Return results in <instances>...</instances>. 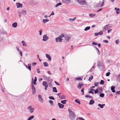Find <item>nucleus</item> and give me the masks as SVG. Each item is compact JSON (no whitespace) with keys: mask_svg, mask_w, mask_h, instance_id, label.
<instances>
[{"mask_svg":"<svg viewBox=\"0 0 120 120\" xmlns=\"http://www.w3.org/2000/svg\"><path fill=\"white\" fill-rule=\"evenodd\" d=\"M77 1L81 5H87V3L85 0H77Z\"/></svg>","mask_w":120,"mask_h":120,"instance_id":"obj_1","label":"nucleus"},{"mask_svg":"<svg viewBox=\"0 0 120 120\" xmlns=\"http://www.w3.org/2000/svg\"><path fill=\"white\" fill-rule=\"evenodd\" d=\"M104 3L105 2L103 0L102 1H100L97 4V6L98 7H102L104 6Z\"/></svg>","mask_w":120,"mask_h":120,"instance_id":"obj_2","label":"nucleus"},{"mask_svg":"<svg viewBox=\"0 0 120 120\" xmlns=\"http://www.w3.org/2000/svg\"><path fill=\"white\" fill-rule=\"evenodd\" d=\"M28 111L30 113H32L33 112L34 109L32 108L31 105L30 106L27 108Z\"/></svg>","mask_w":120,"mask_h":120,"instance_id":"obj_3","label":"nucleus"},{"mask_svg":"<svg viewBox=\"0 0 120 120\" xmlns=\"http://www.w3.org/2000/svg\"><path fill=\"white\" fill-rule=\"evenodd\" d=\"M64 37L66 40L68 41L71 38V36L69 35H65L64 36Z\"/></svg>","mask_w":120,"mask_h":120,"instance_id":"obj_4","label":"nucleus"},{"mask_svg":"<svg viewBox=\"0 0 120 120\" xmlns=\"http://www.w3.org/2000/svg\"><path fill=\"white\" fill-rule=\"evenodd\" d=\"M110 28V26L109 24L106 25L104 26V28L103 29V31L104 32L105 31L108 29Z\"/></svg>","mask_w":120,"mask_h":120,"instance_id":"obj_5","label":"nucleus"},{"mask_svg":"<svg viewBox=\"0 0 120 120\" xmlns=\"http://www.w3.org/2000/svg\"><path fill=\"white\" fill-rule=\"evenodd\" d=\"M69 117L71 120H74L75 119V116L74 113L69 114Z\"/></svg>","mask_w":120,"mask_h":120,"instance_id":"obj_6","label":"nucleus"},{"mask_svg":"<svg viewBox=\"0 0 120 120\" xmlns=\"http://www.w3.org/2000/svg\"><path fill=\"white\" fill-rule=\"evenodd\" d=\"M49 39V37L46 35H44L43 36L42 41H46Z\"/></svg>","mask_w":120,"mask_h":120,"instance_id":"obj_7","label":"nucleus"},{"mask_svg":"<svg viewBox=\"0 0 120 120\" xmlns=\"http://www.w3.org/2000/svg\"><path fill=\"white\" fill-rule=\"evenodd\" d=\"M32 94H34L36 92L35 88L34 86L33 83H32Z\"/></svg>","mask_w":120,"mask_h":120,"instance_id":"obj_8","label":"nucleus"},{"mask_svg":"<svg viewBox=\"0 0 120 120\" xmlns=\"http://www.w3.org/2000/svg\"><path fill=\"white\" fill-rule=\"evenodd\" d=\"M102 62L100 61H98V67L99 68H100L101 67L102 68Z\"/></svg>","mask_w":120,"mask_h":120,"instance_id":"obj_9","label":"nucleus"},{"mask_svg":"<svg viewBox=\"0 0 120 120\" xmlns=\"http://www.w3.org/2000/svg\"><path fill=\"white\" fill-rule=\"evenodd\" d=\"M38 100L41 103H42L43 102V99H42V97L41 95H39L38 96Z\"/></svg>","mask_w":120,"mask_h":120,"instance_id":"obj_10","label":"nucleus"},{"mask_svg":"<svg viewBox=\"0 0 120 120\" xmlns=\"http://www.w3.org/2000/svg\"><path fill=\"white\" fill-rule=\"evenodd\" d=\"M62 40L63 39L60 38H59V37L56 38V41L57 42H61Z\"/></svg>","mask_w":120,"mask_h":120,"instance_id":"obj_11","label":"nucleus"},{"mask_svg":"<svg viewBox=\"0 0 120 120\" xmlns=\"http://www.w3.org/2000/svg\"><path fill=\"white\" fill-rule=\"evenodd\" d=\"M45 55L46 57L48 59V60L50 61H51V57L50 55L47 54H46Z\"/></svg>","mask_w":120,"mask_h":120,"instance_id":"obj_12","label":"nucleus"},{"mask_svg":"<svg viewBox=\"0 0 120 120\" xmlns=\"http://www.w3.org/2000/svg\"><path fill=\"white\" fill-rule=\"evenodd\" d=\"M16 4L17 8H22V4L20 3H16Z\"/></svg>","mask_w":120,"mask_h":120,"instance_id":"obj_13","label":"nucleus"},{"mask_svg":"<svg viewBox=\"0 0 120 120\" xmlns=\"http://www.w3.org/2000/svg\"><path fill=\"white\" fill-rule=\"evenodd\" d=\"M71 0H63V2L65 3L69 4L71 2Z\"/></svg>","mask_w":120,"mask_h":120,"instance_id":"obj_14","label":"nucleus"},{"mask_svg":"<svg viewBox=\"0 0 120 120\" xmlns=\"http://www.w3.org/2000/svg\"><path fill=\"white\" fill-rule=\"evenodd\" d=\"M58 105L59 107L61 109L63 108H64V105L60 103H58Z\"/></svg>","mask_w":120,"mask_h":120,"instance_id":"obj_15","label":"nucleus"},{"mask_svg":"<svg viewBox=\"0 0 120 120\" xmlns=\"http://www.w3.org/2000/svg\"><path fill=\"white\" fill-rule=\"evenodd\" d=\"M116 87L115 86H112L111 88V90L112 91V92L113 93H115V88Z\"/></svg>","mask_w":120,"mask_h":120,"instance_id":"obj_16","label":"nucleus"},{"mask_svg":"<svg viewBox=\"0 0 120 120\" xmlns=\"http://www.w3.org/2000/svg\"><path fill=\"white\" fill-rule=\"evenodd\" d=\"M17 22H15L13 23L12 24V26L14 28H15L17 27Z\"/></svg>","mask_w":120,"mask_h":120,"instance_id":"obj_17","label":"nucleus"},{"mask_svg":"<svg viewBox=\"0 0 120 120\" xmlns=\"http://www.w3.org/2000/svg\"><path fill=\"white\" fill-rule=\"evenodd\" d=\"M105 105V104H99L98 105V106L101 109L103 108L104 106Z\"/></svg>","mask_w":120,"mask_h":120,"instance_id":"obj_18","label":"nucleus"},{"mask_svg":"<svg viewBox=\"0 0 120 120\" xmlns=\"http://www.w3.org/2000/svg\"><path fill=\"white\" fill-rule=\"evenodd\" d=\"M94 47L96 49L98 54V55H100V52L98 49L95 46H94Z\"/></svg>","mask_w":120,"mask_h":120,"instance_id":"obj_19","label":"nucleus"},{"mask_svg":"<svg viewBox=\"0 0 120 120\" xmlns=\"http://www.w3.org/2000/svg\"><path fill=\"white\" fill-rule=\"evenodd\" d=\"M83 85V84L79 83L78 84V88L80 89L81 88V87Z\"/></svg>","mask_w":120,"mask_h":120,"instance_id":"obj_20","label":"nucleus"},{"mask_svg":"<svg viewBox=\"0 0 120 120\" xmlns=\"http://www.w3.org/2000/svg\"><path fill=\"white\" fill-rule=\"evenodd\" d=\"M21 13L22 14H23L25 15L27 14V13L26 12V11L24 10L22 11L21 12Z\"/></svg>","mask_w":120,"mask_h":120,"instance_id":"obj_21","label":"nucleus"},{"mask_svg":"<svg viewBox=\"0 0 120 120\" xmlns=\"http://www.w3.org/2000/svg\"><path fill=\"white\" fill-rule=\"evenodd\" d=\"M94 101L93 100H90L89 102V104L90 105H93L94 103Z\"/></svg>","mask_w":120,"mask_h":120,"instance_id":"obj_22","label":"nucleus"},{"mask_svg":"<svg viewBox=\"0 0 120 120\" xmlns=\"http://www.w3.org/2000/svg\"><path fill=\"white\" fill-rule=\"evenodd\" d=\"M42 85L43 86H48V83L46 81H44L43 82Z\"/></svg>","mask_w":120,"mask_h":120,"instance_id":"obj_23","label":"nucleus"},{"mask_svg":"<svg viewBox=\"0 0 120 120\" xmlns=\"http://www.w3.org/2000/svg\"><path fill=\"white\" fill-rule=\"evenodd\" d=\"M49 20L48 19H43L42 20V22L44 23H45L46 22L48 21Z\"/></svg>","mask_w":120,"mask_h":120,"instance_id":"obj_24","label":"nucleus"},{"mask_svg":"<svg viewBox=\"0 0 120 120\" xmlns=\"http://www.w3.org/2000/svg\"><path fill=\"white\" fill-rule=\"evenodd\" d=\"M34 117V116L33 115L32 116L29 117L28 118L27 120H31V119H33Z\"/></svg>","mask_w":120,"mask_h":120,"instance_id":"obj_25","label":"nucleus"},{"mask_svg":"<svg viewBox=\"0 0 120 120\" xmlns=\"http://www.w3.org/2000/svg\"><path fill=\"white\" fill-rule=\"evenodd\" d=\"M53 92H55L56 93H57V90L56 89V88L55 87H54L53 88Z\"/></svg>","mask_w":120,"mask_h":120,"instance_id":"obj_26","label":"nucleus"},{"mask_svg":"<svg viewBox=\"0 0 120 120\" xmlns=\"http://www.w3.org/2000/svg\"><path fill=\"white\" fill-rule=\"evenodd\" d=\"M21 42L23 44L22 45L23 46H25L26 47L27 46V45L26 44V43L24 41H22Z\"/></svg>","mask_w":120,"mask_h":120,"instance_id":"obj_27","label":"nucleus"},{"mask_svg":"<svg viewBox=\"0 0 120 120\" xmlns=\"http://www.w3.org/2000/svg\"><path fill=\"white\" fill-rule=\"evenodd\" d=\"M90 28V26H87L85 28L84 30L85 31L88 30H89Z\"/></svg>","mask_w":120,"mask_h":120,"instance_id":"obj_28","label":"nucleus"},{"mask_svg":"<svg viewBox=\"0 0 120 120\" xmlns=\"http://www.w3.org/2000/svg\"><path fill=\"white\" fill-rule=\"evenodd\" d=\"M95 15L94 14H89V16L90 17L92 18L93 17V16H95Z\"/></svg>","mask_w":120,"mask_h":120,"instance_id":"obj_29","label":"nucleus"},{"mask_svg":"<svg viewBox=\"0 0 120 120\" xmlns=\"http://www.w3.org/2000/svg\"><path fill=\"white\" fill-rule=\"evenodd\" d=\"M62 4V3L61 2H60L59 3H57L55 6V7H57L58 6Z\"/></svg>","mask_w":120,"mask_h":120,"instance_id":"obj_30","label":"nucleus"},{"mask_svg":"<svg viewBox=\"0 0 120 120\" xmlns=\"http://www.w3.org/2000/svg\"><path fill=\"white\" fill-rule=\"evenodd\" d=\"M43 64L45 67H48V63L46 62H45L43 63Z\"/></svg>","mask_w":120,"mask_h":120,"instance_id":"obj_31","label":"nucleus"},{"mask_svg":"<svg viewBox=\"0 0 120 120\" xmlns=\"http://www.w3.org/2000/svg\"><path fill=\"white\" fill-rule=\"evenodd\" d=\"M75 101L77 103H78L79 104H80V101L78 99H76L75 100Z\"/></svg>","mask_w":120,"mask_h":120,"instance_id":"obj_32","label":"nucleus"},{"mask_svg":"<svg viewBox=\"0 0 120 120\" xmlns=\"http://www.w3.org/2000/svg\"><path fill=\"white\" fill-rule=\"evenodd\" d=\"M67 101L66 100H64L63 101H61V103L64 104L66 103Z\"/></svg>","mask_w":120,"mask_h":120,"instance_id":"obj_33","label":"nucleus"},{"mask_svg":"<svg viewBox=\"0 0 120 120\" xmlns=\"http://www.w3.org/2000/svg\"><path fill=\"white\" fill-rule=\"evenodd\" d=\"M28 68L27 69H29L30 71H31V64H28Z\"/></svg>","mask_w":120,"mask_h":120,"instance_id":"obj_34","label":"nucleus"},{"mask_svg":"<svg viewBox=\"0 0 120 120\" xmlns=\"http://www.w3.org/2000/svg\"><path fill=\"white\" fill-rule=\"evenodd\" d=\"M64 37V34H62L58 36V37L60 38H62Z\"/></svg>","mask_w":120,"mask_h":120,"instance_id":"obj_35","label":"nucleus"},{"mask_svg":"<svg viewBox=\"0 0 120 120\" xmlns=\"http://www.w3.org/2000/svg\"><path fill=\"white\" fill-rule=\"evenodd\" d=\"M49 102L50 103V104L51 105H53V101H52L49 100Z\"/></svg>","mask_w":120,"mask_h":120,"instance_id":"obj_36","label":"nucleus"},{"mask_svg":"<svg viewBox=\"0 0 120 120\" xmlns=\"http://www.w3.org/2000/svg\"><path fill=\"white\" fill-rule=\"evenodd\" d=\"M93 78V75H91L90 76V77L89 78V80L90 81H91V80H92Z\"/></svg>","mask_w":120,"mask_h":120,"instance_id":"obj_37","label":"nucleus"},{"mask_svg":"<svg viewBox=\"0 0 120 120\" xmlns=\"http://www.w3.org/2000/svg\"><path fill=\"white\" fill-rule=\"evenodd\" d=\"M104 83V81L103 80H101L100 82V84L101 85H103Z\"/></svg>","mask_w":120,"mask_h":120,"instance_id":"obj_38","label":"nucleus"},{"mask_svg":"<svg viewBox=\"0 0 120 120\" xmlns=\"http://www.w3.org/2000/svg\"><path fill=\"white\" fill-rule=\"evenodd\" d=\"M100 96L102 98L104 97V94L103 93H101L100 94Z\"/></svg>","mask_w":120,"mask_h":120,"instance_id":"obj_39","label":"nucleus"},{"mask_svg":"<svg viewBox=\"0 0 120 120\" xmlns=\"http://www.w3.org/2000/svg\"><path fill=\"white\" fill-rule=\"evenodd\" d=\"M103 32L102 31H101L99 32L98 33V35H101L102 34Z\"/></svg>","mask_w":120,"mask_h":120,"instance_id":"obj_40","label":"nucleus"},{"mask_svg":"<svg viewBox=\"0 0 120 120\" xmlns=\"http://www.w3.org/2000/svg\"><path fill=\"white\" fill-rule=\"evenodd\" d=\"M61 99H65L66 98V97L64 95H63L61 97Z\"/></svg>","mask_w":120,"mask_h":120,"instance_id":"obj_41","label":"nucleus"},{"mask_svg":"<svg viewBox=\"0 0 120 120\" xmlns=\"http://www.w3.org/2000/svg\"><path fill=\"white\" fill-rule=\"evenodd\" d=\"M116 13L118 14L120 13V9L119 8H118L116 10Z\"/></svg>","mask_w":120,"mask_h":120,"instance_id":"obj_42","label":"nucleus"},{"mask_svg":"<svg viewBox=\"0 0 120 120\" xmlns=\"http://www.w3.org/2000/svg\"><path fill=\"white\" fill-rule=\"evenodd\" d=\"M92 44L94 45H98V44L97 43L95 42L94 41L92 42Z\"/></svg>","mask_w":120,"mask_h":120,"instance_id":"obj_43","label":"nucleus"},{"mask_svg":"<svg viewBox=\"0 0 120 120\" xmlns=\"http://www.w3.org/2000/svg\"><path fill=\"white\" fill-rule=\"evenodd\" d=\"M68 111L69 112V114H71L72 113H73V112L72 110L70 109H69L68 110Z\"/></svg>","mask_w":120,"mask_h":120,"instance_id":"obj_44","label":"nucleus"},{"mask_svg":"<svg viewBox=\"0 0 120 120\" xmlns=\"http://www.w3.org/2000/svg\"><path fill=\"white\" fill-rule=\"evenodd\" d=\"M85 97L87 98H91L92 97L90 96L89 95H86L85 96Z\"/></svg>","mask_w":120,"mask_h":120,"instance_id":"obj_45","label":"nucleus"},{"mask_svg":"<svg viewBox=\"0 0 120 120\" xmlns=\"http://www.w3.org/2000/svg\"><path fill=\"white\" fill-rule=\"evenodd\" d=\"M49 98L50 99H52L53 100H54L55 99L52 96H49Z\"/></svg>","mask_w":120,"mask_h":120,"instance_id":"obj_46","label":"nucleus"},{"mask_svg":"<svg viewBox=\"0 0 120 120\" xmlns=\"http://www.w3.org/2000/svg\"><path fill=\"white\" fill-rule=\"evenodd\" d=\"M98 89H97L96 90H94V93L95 94H97L98 92Z\"/></svg>","mask_w":120,"mask_h":120,"instance_id":"obj_47","label":"nucleus"},{"mask_svg":"<svg viewBox=\"0 0 120 120\" xmlns=\"http://www.w3.org/2000/svg\"><path fill=\"white\" fill-rule=\"evenodd\" d=\"M99 84V82H95L94 83V85L95 86H98Z\"/></svg>","mask_w":120,"mask_h":120,"instance_id":"obj_48","label":"nucleus"},{"mask_svg":"<svg viewBox=\"0 0 120 120\" xmlns=\"http://www.w3.org/2000/svg\"><path fill=\"white\" fill-rule=\"evenodd\" d=\"M92 90L94 91V90L93 89H91V90L89 91V92H88L89 93H91H91H92Z\"/></svg>","mask_w":120,"mask_h":120,"instance_id":"obj_49","label":"nucleus"},{"mask_svg":"<svg viewBox=\"0 0 120 120\" xmlns=\"http://www.w3.org/2000/svg\"><path fill=\"white\" fill-rule=\"evenodd\" d=\"M42 29H41L39 31V34L40 35H41L42 34Z\"/></svg>","mask_w":120,"mask_h":120,"instance_id":"obj_50","label":"nucleus"},{"mask_svg":"<svg viewBox=\"0 0 120 120\" xmlns=\"http://www.w3.org/2000/svg\"><path fill=\"white\" fill-rule=\"evenodd\" d=\"M110 74V72H108L106 74V76H109V75Z\"/></svg>","mask_w":120,"mask_h":120,"instance_id":"obj_51","label":"nucleus"},{"mask_svg":"<svg viewBox=\"0 0 120 120\" xmlns=\"http://www.w3.org/2000/svg\"><path fill=\"white\" fill-rule=\"evenodd\" d=\"M116 44H118L119 43V40L118 39L116 41Z\"/></svg>","mask_w":120,"mask_h":120,"instance_id":"obj_52","label":"nucleus"},{"mask_svg":"<svg viewBox=\"0 0 120 120\" xmlns=\"http://www.w3.org/2000/svg\"><path fill=\"white\" fill-rule=\"evenodd\" d=\"M103 42H105V43H107L108 42V41L107 40H104L103 41Z\"/></svg>","mask_w":120,"mask_h":120,"instance_id":"obj_53","label":"nucleus"},{"mask_svg":"<svg viewBox=\"0 0 120 120\" xmlns=\"http://www.w3.org/2000/svg\"><path fill=\"white\" fill-rule=\"evenodd\" d=\"M54 82L57 85H60V84L58 83L56 81H55Z\"/></svg>","mask_w":120,"mask_h":120,"instance_id":"obj_54","label":"nucleus"},{"mask_svg":"<svg viewBox=\"0 0 120 120\" xmlns=\"http://www.w3.org/2000/svg\"><path fill=\"white\" fill-rule=\"evenodd\" d=\"M19 53L20 54V55L21 56H22V51H19Z\"/></svg>","mask_w":120,"mask_h":120,"instance_id":"obj_55","label":"nucleus"},{"mask_svg":"<svg viewBox=\"0 0 120 120\" xmlns=\"http://www.w3.org/2000/svg\"><path fill=\"white\" fill-rule=\"evenodd\" d=\"M112 30V29H110L109 30H108V33H109Z\"/></svg>","mask_w":120,"mask_h":120,"instance_id":"obj_56","label":"nucleus"},{"mask_svg":"<svg viewBox=\"0 0 120 120\" xmlns=\"http://www.w3.org/2000/svg\"><path fill=\"white\" fill-rule=\"evenodd\" d=\"M69 20L70 21L72 22L74 21V19H72L71 18H69Z\"/></svg>","mask_w":120,"mask_h":120,"instance_id":"obj_57","label":"nucleus"},{"mask_svg":"<svg viewBox=\"0 0 120 120\" xmlns=\"http://www.w3.org/2000/svg\"><path fill=\"white\" fill-rule=\"evenodd\" d=\"M116 94H118V95L120 94V91H117L116 92Z\"/></svg>","mask_w":120,"mask_h":120,"instance_id":"obj_58","label":"nucleus"},{"mask_svg":"<svg viewBox=\"0 0 120 120\" xmlns=\"http://www.w3.org/2000/svg\"><path fill=\"white\" fill-rule=\"evenodd\" d=\"M34 78H35V79L34 81L36 82L37 81V78L36 77H35Z\"/></svg>","mask_w":120,"mask_h":120,"instance_id":"obj_59","label":"nucleus"},{"mask_svg":"<svg viewBox=\"0 0 120 120\" xmlns=\"http://www.w3.org/2000/svg\"><path fill=\"white\" fill-rule=\"evenodd\" d=\"M37 64V63H32V65L33 66H34L36 65Z\"/></svg>","mask_w":120,"mask_h":120,"instance_id":"obj_60","label":"nucleus"},{"mask_svg":"<svg viewBox=\"0 0 120 120\" xmlns=\"http://www.w3.org/2000/svg\"><path fill=\"white\" fill-rule=\"evenodd\" d=\"M37 72L38 73H40V72L39 69L37 68Z\"/></svg>","mask_w":120,"mask_h":120,"instance_id":"obj_61","label":"nucleus"},{"mask_svg":"<svg viewBox=\"0 0 120 120\" xmlns=\"http://www.w3.org/2000/svg\"><path fill=\"white\" fill-rule=\"evenodd\" d=\"M54 15V12H52L51 14L49 16V17H50L51 16V15Z\"/></svg>","mask_w":120,"mask_h":120,"instance_id":"obj_62","label":"nucleus"},{"mask_svg":"<svg viewBox=\"0 0 120 120\" xmlns=\"http://www.w3.org/2000/svg\"><path fill=\"white\" fill-rule=\"evenodd\" d=\"M102 10V8H100L99 10H98L97 11V12H99L101 11Z\"/></svg>","mask_w":120,"mask_h":120,"instance_id":"obj_63","label":"nucleus"},{"mask_svg":"<svg viewBox=\"0 0 120 120\" xmlns=\"http://www.w3.org/2000/svg\"><path fill=\"white\" fill-rule=\"evenodd\" d=\"M79 119L80 120H85L84 119L82 118L79 117Z\"/></svg>","mask_w":120,"mask_h":120,"instance_id":"obj_64","label":"nucleus"}]
</instances>
